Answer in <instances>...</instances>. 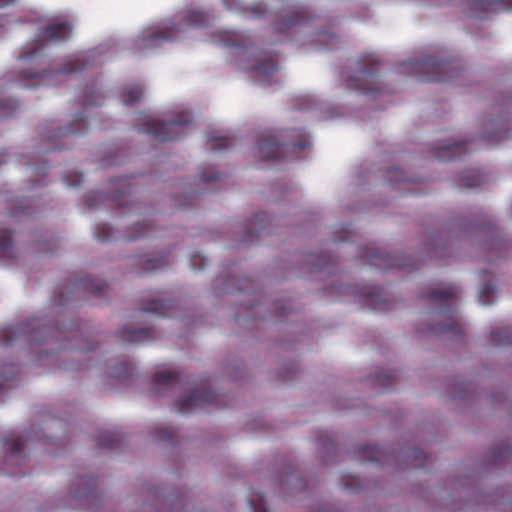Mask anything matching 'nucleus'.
<instances>
[{
	"mask_svg": "<svg viewBox=\"0 0 512 512\" xmlns=\"http://www.w3.org/2000/svg\"><path fill=\"white\" fill-rule=\"evenodd\" d=\"M71 31L72 26L67 21L50 22L38 28L35 39L23 46L18 57L23 69L19 71L17 80L23 82V86L50 84L54 78L81 72L91 65L90 55L83 53L68 58L59 70L38 71L44 58L45 44L65 41L69 39Z\"/></svg>",
	"mask_w": 512,
	"mask_h": 512,
	"instance_id": "obj_1",
	"label": "nucleus"
},
{
	"mask_svg": "<svg viewBox=\"0 0 512 512\" xmlns=\"http://www.w3.org/2000/svg\"><path fill=\"white\" fill-rule=\"evenodd\" d=\"M311 146L307 135L301 130H293L289 139L281 135V140L272 132L259 135L256 142V154L264 161L295 159L296 153Z\"/></svg>",
	"mask_w": 512,
	"mask_h": 512,
	"instance_id": "obj_2",
	"label": "nucleus"
},
{
	"mask_svg": "<svg viewBox=\"0 0 512 512\" xmlns=\"http://www.w3.org/2000/svg\"><path fill=\"white\" fill-rule=\"evenodd\" d=\"M207 22L205 13L196 10L187 11L182 17L181 25H171L159 31H145L139 39L140 48H155L164 42L179 38V32L183 27H202Z\"/></svg>",
	"mask_w": 512,
	"mask_h": 512,
	"instance_id": "obj_3",
	"label": "nucleus"
},
{
	"mask_svg": "<svg viewBox=\"0 0 512 512\" xmlns=\"http://www.w3.org/2000/svg\"><path fill=\"white\" fill-rule=\"evenodd\" d=\"M405 65L415 73L421 74V80L425 82H445L459 77L462 73L454 62L438 60L432 57L411 59Z\"/></svg>",
	"mask_w": 512,
	"mask_h": 512,
	"instance_id": "obj_4",
	"label": "nucleus"
},
{
	"mask_svg": "<svg viewBox=\"0 0 512 512\" xmlns=\"http://www.w3.org/2000/svg\"><path fill=\"white\" fill-rule=\"evenodd\" d=\"M191 123V114L188 112H181L174 120L169 122L147 120L141 128V132L151 135L157 141L167 142L181 138L185 129Z\"/></svg>",
	"mask_w": 512,
	"mask_h": 512,
	"instance_id": "obj_5",
	"label": "nucleus"
},
{
	"mask_svg": "<svg viewBox=\"0 0 512 512\" xmlns=\"http://www.w3.org/2000/svg\"><path fill=\"white\" fill-rule=\"evenodd\" d=\"M219 395L211 390L206 384L196 388L188 396L181 397L177 401V409L182 414H187L210 405L220 407Z\"/></svg>",
	"mask_w": 512,
	"mask_h": 512,
	"instance_id": "obj_6",
	"label": "nucleus"
},
{
	"mask_svg": "<svg viewBox=\"0 0 512 512\" xmlns=\"http://www.w3.org/2000/svg\"><path fill=\"white\" fill-rule=\"evenodd\" d=\"M371 252L367 251L363 257L367 259V262L381 269H409L414 270L420 267L410 256L405 255H391L387 252L380 251L379 249L372 248Z\"/></svg>",
	"mask_w": 512,
	"mask_h": 512,
	"instance_id": "obj_7",
	"label": "nucleus"
},
{
	"mask_svg": "<svg viewBox=\"0 0 512 512\" xmlns=\"http://www.w3.org/2000/svg\"><path fill=\"white\" fill-rule=\"evenodd\" d=\"M378 61L374 58L367 59L364 67L359 71V76H350L346 81L348 89L360 91L363 94H376L379 89L372 87L376 84V67Z\"/></svg>",
	"mask_w": 512,
	"mask_h": 512,
	"instance_id": "obj_8",
	"label": "nucleus"
},
{
	"mask_svg": "<svg viewBox=\"0 0 512 512\" xmlns=\"http://www.w3.org/2000/svg\"><path fill=\"white\" fill-rule=\"evenodd\" d=\"M311 17L307 8L296 7L285 14L281 19L275 22L274 28L278 33H287L291 29L306 24Z\"/></svg>",
	"mask_w": 512,
	"mask_h": 512,
	"instance_id": "obj_9",
	"label": "nucleus"
},
{
	"mask_svg": "<svg viewBox=\"0 0 512 512\" xmlns=\"http://www.w3.org/2000/svg\"><path fill=\"white\" fill-rule=\"evenodd\" d=\"M470 9L473 16L484 19L488 13L512 10V0H472Z\"/></svg>",
	"mask_w": 512,
	"mask_h": 512,
	"instance_id": "obj_10",
	"label": "nucleus"
},
{
	"mask_svg": "<svg viewBox=\"0 0 512 512\" xmlns=\"http://www.w3.org/2000/svg\"><path fill=\"white\" fill-rule=\"evenodd\" d=\"M131 177H121L111 181L112 193L107 197V200L112 205L117 207H124L128 201L126 198H130L133 192V185Z\"/></svg>",
	"mask_w": 512,
	"mask_h": 512,
	"instance_id": "obj_11",
	"label": "nucleus"
},
{
	"mask_svg": "<svg viewBox=\"0 0 512 512\" xmlns=\"http://www.w3.org/2000/svg\"><path fill=\"white\" fill-rule=\"evenodd\" d=\"M461 294V291L456 285H446L431 289L427 294L426 298L430 301L437 302L442 306H449L450 303L457 299Z\"/></svg>",
	"mask_w": 512,
	"mask_h": 512,
	"instance_id": "obj_12",
	"label": "nucleus"
},
{
	"mask_svg": "<svg viewBox=\"0 0 512 512\" xmlns=\"http://www.w3.org/2000/svg\"><path fill=\"white\" fill-rule=\"evenodd\" d=\"M137 264L141 265L135 272L138 274L148 273L160 269L169 263L168 256L164 253L145 254L138 256Z\"/></svg>",
	"mask_w": 512,
	"mask_h": 512,
	"instance_id": "obj_13",
	"label": "nucleus"
},
{
	"mask_svg": "<svg viewBox=\"0 0 512 512\" xmlns=\"http://www.w3.org/2000/svg\"><path fill=\"white\" fill-rule=\"evenodd\" d=\"M467 141L452 142L438 146L435 151V158L441 161L455 160L467 153Z\"/></svg>",
	"mask_w": 512,
	"mask_h": 512,
	"instance_id": "obj_14",
	"label": "nucleus"
},
{
	"mask_svg": "<svg viewBox=\"0 0 512 512\" xmlns=\"http://www.w3.org/2000/svg\"><path fill=\"white\" fill-rule=\"evenodd\" d=\"M35 321L29 320L18 325H11L0 329V344L9 345L21 334H31L28 330L34 328Z\"/></svg>",
	"mask_w": 512,
	"mask_h": 512,
	"instance_id": "obj_15",
	"label": "nucleus"
},
{
	"mask_svg": "<svg viewBox=\"0 0 512 512\" xmlns=\"http://www.w3.org/2000/svg\"><path fill=\"white\" fill-rule=\"evenodd\" d=\"M74 286L77 290L90 293L98 298L105 296L108 290V285L106 283L93 277L78 279Z\"/></svg>",
	"mask_w": 512,
	"mask_h": 512,
	"instance_id": "obj_16",
	"label": "nucleus"
},
{
	"mask_svg": "<svg viewBox=\"0 0 512 512\" xmlns=\"http://www.w3.org/2000/svg\"><path fill=\"white\" fill-rule=\"evenodd\" d=\"M152 328H131L124 327L118 332L121 341L127 343H140L153 338Z\"/></svg>",
	"mask_w": 512,
	"mask_h": 512,
	"instance_id": "obj_17",
	"label": "nucleus"
},
{
	"mask_svg": "<svg viewBox=\"0 0 512 512\" xmlns=\"http://www.w3.org/2000/svg\"><path fill=\"white\" fill-rule=\"evenodd\" d=\"M87 130V123L82 113L75 115L73 123L65 129H58L55 133L47 135L49 141L55 138L67 137L69 135H81Z\"/></svg>",
	"mask_w": 512,
	"mask_h": 512,
	"instance_id": "obj_18",
	"label": "nucleus"
},
{
	"mask_svg": "<svg viewBox=\"0 0 512 512\" xmlns=\"http://www.w3.org/2000/svg\"><path fill=\"white\" fill-rule=\"evenodd\" d=\"M421 332H428L436 335H447L450 337H461L463 335L461 325L452 317H449L447 322L444 324L430 326L427 330H421Z\"/></svg>",
	"mask_w": 512,
	"mask_h": 512,
	"instance_id": "obj_19",
	"label": "nucleus"
},
{
	"mask_svg": "<svg viewBox=\"0 0 512 512\" xmlns=\"http://www.w3.org/2000/svg\"><path fill=\"white\" fill-rule=\"evenodd\" d=\"M102 95L98 92L95 84L84 88L80 96V104L84 108L99 106L102 104Z\"/></svg>",
	"mask_w": 512,
	"mask_h": 512,
	"instance_id": "obj_20",
	"label": "nucleus"
},
{
	"mask_svg": "<svg viewBox=\"0 0 512 512\" xmlns=\"http://www.w3.org/2000/svg\"><path fill=\"white\" fill-rule=\"evenodd\" d=\"M484 182V176L479 170H467L459 175V184L463 187H478Z\"/></svg>",
	"mask_w": 512,
	"mask_h": 512,
	"instance_id": "obj_21",
	"label": "nucleus"
},
{
	"mask_svg": "<svg viewBox=\"0 0 512 512\" xmlns=\"http://www.w3.org/2000/svg\"><path fill=\"white\" fill-rule=\"evenodd\" d=\"M234 141V138L228 136L211 135L207 141L208 150L213 152L227 150L234 145Z\"/></svg>",
	"mask_w": 512,
	"mask_h": 512,
	"instance_id": "obj_22",
	"label": "nucleus"
},
{
	"mask_svg": "<svg viewBox=\"0 0 512 512\" xmlns=\"http://www.w3.org/2000/svg\"><path fill=\"white\" fill-rule=\"evenodd\" d=\"M173 307L172 301L165 300H152L143 306L142 310L145 312L154 313L160 316H169L168 310Z\"/></svg>",
	"mask_w": 512,
	"mask_h": 512,
	"instance_id": "obj_23",
	"label": "nucleus"
},
{
	"mask_svg": "<svg viewBox=\"0 0 512 512\" xmlns=\"http://www.w3.org/2000/svg\"><path fill=\"white\" fill-rule=\"evenodd\" d=\"M122 435L116 432L106 431L97 437V446L99 448L113 449L122 442Z\"/></svg>",
	"mask_w": 512,
	"mask_h": 512,
	"instance_id": "obj_24",
	"label": "nucleus"
},
{
	"mask_svg": "<svg viewBox=\"0 0 512 512\" xmlns=\"http://www.w3.org/2000/svg\"><path fill=\"white\" fill-rule=\"evenodd\" d=\"M0 257H14V248L12 242V233L6 229H0Z\"/></svg>",
	"mask_w": 512,
	"mask_h": 512,
	"instance_id": "obj_25",
	"label": "nucleus"
},
{
	"mask_svg": "<svg viewBox=\"0 0 512 512\" xmlns=\"http://www.w3.org/2000/svg\"><path fill=\"white\" fill-rule=\"evenodd\" d=\"M143 96V89L140 85L127 86L121 91V100L125 105H132L138 102Z\"/></svg>",
	"mask_w": 512,
	"mask_h": 512,
	"instance_id": "obj_26",
	"label": "nucleus"
},
{
	"mask_svg": "<svg viewBox=\"0 0 512 512\" xmlns=\"http://www.w3.org/2000/svg\"><path fill=\"white\" fill-rule=\"evenodd\" d=\"M490 340L494 345H510L512 331L508 327L495 328L490 333Z\"/></svg>",
	"mask_w": 512,
	"mask_h": 512,
	"instance_id": "obj_27",
	"label": "nucleus"
},
{
	"mask_svg": "<svg viewBox=\"0 0 512 512\" xmlns=\"http://www.w3.org/2000/svg\"><path fill=\"white\" fill-rule=\"evenodd\" d=\"M133 365L126 359L118 361L117 365L113 368L111 376L117 379H129L133 375Z\"/></svg>",
	"mask_w": 512,
	"mask_h": 512,
	"instance_id": "obj_28",
	"label": "nucleus"
},
{
	"mask_svg": "<svg viewBox=\"0 0 512 512\" xmlns=\"http://www.w3.org/2000/svg\"><path fill=\"white\" fill-rule=\"evenodd\" d=\"M179 380V373L176 371H158L153 377V382L161 386H171Z\"/></svg>",
	"mask_w": 512,
	"mask_h": 512,
	"instance_id": "obj_29",
	"label": "nucleus"
},
{
	"mask_svg": "<svg viewBox=\"0 0 512 512\" xmlns=\"http://www.w3.org/2000/svg\"><path fill=\"white\" fill-rule=\"evenodd\" d=\"M217 41L227 47H239L242 45V35L236 32L224 31L219 33Z\"/></svg>",
	"mask_w": 512,
	"mask_h": 512,
	"instance_id": "obj_30",
	"label": "nucleus"
},
{
	"mask_svg": "<svg viewBox=\"0 0 512 512\" xmlns=\"http://www.w3.org/2000/svg\"><path fill=\"white\" fill-rule=\"evenodd\" d=\"M151 235V227L149 224L137 223L133 228H131V232L125 237V239L127 241H134Z\"/></svg>",
	"mask_w": 512,
	"mask_h": 512,
	"instance_id": "obj_31",
	"label": "nucleus"
},
{
	"mask_svg": "<svg viewBox=\"0 0 512 512\" xmlns=\"http://www.w3.org/2000/svg\"><path fill=\"white\" fill-rule=\"evenodd\" d=\"M268 219V215L264 212L257 213L253 220H251L247 227V234H249L251 237L254 236V234L260 232L264 229V222H266Z\"/></svg>",
	"mask_w": 512,
	"mask_h": 512,
	"instance_id": "obj_32",
	"label": "nucleus"
},
{
	"mask_svg": "<svg viewBox=\"0 0 512 512\" xmlns=\"http://www.w3.org/2000/svg\"><path fill=\"white\" fill-rule=\"evenodd\" d=\"M367 299L366 302L372 306L373 309L386 311L389 308L388 301L382 298L379 293L373 288V290L365 294Z\"/></svg>",
	"mask_w": 512,
	"mask_h": 512,
	"instance_id": "obj_33",
	"label": "nucleus"
},
{
	"mask_svg": "<svg viewBox=\"0 0 512 512\" xmlns=\"http://www.w3.org/2000/svg\"><path fill=\"white\" fill-rule=\"evenodd\" d=\"M4 443H5V445L10 446L9 458L21 456V454L23 452V446H24V441H23L22 437H16V438L6 437L4 439Z\"/></svg>",
	"mask_w": 512,
	"mask_h": 512,
	"instance_id": "obj_34",
	"label": "nucleus"
},
{
	"mask_svg": "<svg viewBox=\"0 0 512 512\" xmlns=\"http://www.w3.org/2000/svg\"><path fill=\"white\" fill-rule=\"evenodd\" d=\"M252 68L259 74L269 77L277 70V62L276 60L269 58Z\"/></svg>",
	"mask_w": 512,
	"mask_h": 512,
	"instance_id": "obj_35",
	"label": "nucleus"
},
{
	"mask_svg": "<svg viewBox=\"0 0 512 512\" xmlns=\"http://www.w3.org/2000/svg\"><path fill=\"white\" fill-rule=\"evenodd\" d=\"M495 287L490 283H484L479 290V301L483 305H490L493 302V297L495 295Z\"/></svg>",
	"mask_w": 512,
	"mask_h": 512,
	"instance_id": "obj_36",
	"label": "nucleus"
},
{
	"mask_svg": "<svg viewBox=\"0 0 512 512\" xmlns=\"http://www.w3.org/2000/svg\"><path fill=\"white\" fill-rule=\"evenodd\" d=\"M248 501L253 512H268L264 496L262 494L253 491Z\"/></svg>",
	"mask_w": 512,
	"mask_h": 512,
	"instance_id": "obj_37",
	"label": "nucleus"
},
{
	"mask_svg": "<svg viewBox=\"0 0 512 512\" xmlns=\"http://www.w3.org/2000/svg\"><path fill=\"white\" fill-rule=\"evenodd\" d=\"M95 237L100 242L109 241V240L115 238L114 230L108 224H105V223L98 224L95 229Z\"/></svg>",
	"mask_w": 512,
	"mask_h": 512,
	"instance_id": "obj_38",
	"label": "nucleus"
},
{
	"mask_svg": "<svg viewBox=\"0 0 512 512\" xmlns=\"http://www.w3.org/2000/svg\"><path fill=\"white\" fill-rule=\"evenodd\" d=\"M362 457L369 461L379 462L381 460V450L377 446H365L361 448Z\"/></svg>",
	"mask_w": 512,
	"mask_h": 512,
	"instance_id": "obj_39",
	"label": "nucleus"
},
{
	"mask_svg": "<svg viewBox=\"0 0 512 512\" xmlns=\"http://www.w3.org/2000/svg\"><path fill=\"white\" fill-rule=\"evenodd\" d=\"M394 375L391 372L385 371L382 373H379L376 376V382L382 386L383 388H390L393 385L394 382Z\"/></svg>",
	"mask_w": 512,
	"mask_h": 512,
	"instance_id": "obj_40",
	"label": "nucleus"
},
{
	"mask_svg": "<svg viewBox=\"0 0 512 512\" xmlns=\"http://www.w3.org/2000/svg\"><path fill=\"white\" fill-rule=\"evenodd\" d=\"M18 108V103L14 99H5L0 101V112L3 115H10Z\"/></svg>",
	"mask_w": 512,
	"mask_h": 512,
	"instance_id": "obj_41",
	"label": "nucleus"
},
{
	"mask_svg": "<svg viewBox=\"0 0 512 512\" xmlns=\"http://www.w3.org/2000/svg\"><path fill=\"white\" fill-rule=\"evenodd\" d=\"M63 181L67 186L77 187L83 182V175L78 172H72L65 175Z\"/></svg>",
	"mask_w": 512,
	"mask_h": 512,
	"instance_id": "obj_42",
	"label": "nucleus"
},
{
	"mask_svg": "<svg viewBox=\"0 0 512 512\" xmlns=\"http://www.w3.org/2000/svg\"><path fill=\"white\" fill-rule=\"evenodd\" d=\"M174 436V431L170 427H164L155 431V439L157 440H170Z\"/></svg>",
	"mask_w": 512,
	"mask_h": 512,
	"instance_id": "obj_43",
	"label": "nucleus"
},
{
	"mask_svg": "<svg viewBox=\"0 0 512 512\" xmlns=\"http://www.w3.org/2000/svg\"><path fill=\"white\" fill-rule=\"evenodd\" d=\"M220 179V175L216 172H211V173H206V172H201L199 174V180L202 181V182H211V181H217Z\"/></svg>",
	"mask_w": 512,
	"mask_h": 512,
	"instance_id": "obj_44",
	"label": "nucleus"
},
{
	"mask_svg": "<svg viewBox=\"0 0 512 512\" xmlns=\"http://www.w3.org/2000/svg\"><path fill=\"white\" fill-rule=\"evenodd\" d=\"M101 197H102V195L100 193H98V192L91 193L89 195V197H88L89 206L90 207H96L97 204L94 201L98 200Z\"/></svg>",
	"mask_w": 512,
	"mask_h": 512,
	"instance_id": "obj_45",
	"label": "nucleus"
},
{
	"mask_svg": "<svg viewBox=\"0 0 512 512\" xmlns=\"http://www.w3.org/2000/svg\"><path fill=\"white\" fill-rule=\"evenodd\" d=\"M19 210L20 211H12L11 215L12 216H18L20 213L21 214H25V215H29L30 214V212L28 211V207L27 206L20 205L19 206Z\"/></svg>",
	"mask_w": 512,
	"mask_h": 512,
	"instance_id": "obj_46",
	"label": "nucleus"
},
{
	"mask_svg": "<svg viewBox=\"0 0 512 512\" xmlns=\"http://www.w3.org/2000/svg\"><path fill=\"white\" fill-rule=\"evenodd\" d=\"M250 12L254 16H261L264 13V9L261 6H253L250 8Z\"/></svg>",
	"mask_w": 512,
	"mask_h": 512,
	"instance_id": "obj_47",
	"label": "nucleus"
},
{
	"mask_svg": "<svg viewBox=\"0 0 512 512\" xmlns=\"http://www.w3.org/2000/svg\"><path fill=\"white\" fill-rule=\"evenodd\" d=\"M318 36H319V38H321V41H326V40L336 41L337 40L334 35L327 34V33H321Z\"/></svg>",
	"mask_w": 512,
	"mask_h": 512,
	"instance_id": "obj_48",
	"label": "nucleus"
},
{
	"mask_svg": "<svg viewBox=\"0 0 512 512\" xmlns=\"http://www.w3.org/2000/svg\"><path fill=\"white\" fill-rule=\"evenodd\" d=\"M35 172L41 176H44L47 174V167L46 166H38L35 168Z\"/></svg>",
	"mask_w": 512,
	"mask_h": 512,
	"instance_id": "obj_49",
	"label": "nucleus"
},
{
	"mask_svg": "<svg viewBox=\"0 0 512 512\" xmlns=\"http://www.w3.org/2000/svg\"><path fill=\"white\" fill-rule=\"evenodd\" d=\"M490 137H492L493 139H495V141L499 142L503 139L506 138V136L502 133V132H497V133H494L493 135H491Z\"/></svg>",
	"mask_w": 512,
	"mask_h": 512,
	"instance_id": "obj_50",
	"label": "nucleus"
},
{
	"mask_svg": "<svg viewBox=\"0 0 512 512\" xmlns=\"http://www.w3.org/2000/svg\"><path fill=\"white\" fill-rule=\"evenodd\" d=\"M16 0H0V8L14 3Z\"/></svg>",
	"mask_w": 512,
	"mask_h": 512,
	"instance_id": "obj_51",
	"label": "nucleus"
},
{
	"mask_svg": "<svg viewBox=\"0 0 512 512\" xmlns=\"http://www.w3.org/2000/svg\"><path fill=\"white\" fill-rule=\"evenodd\" d=\"M315 266H317L319 269H323L325 268L326 266V261L324 259H320L319 262L317 264H315Z\"/></svg>",
	"mask_w": 512,
	"mask_h": 512,
	"instance_id": "obj_52",
	"label": "nucleus"
},
{
	"mask_svg": "<svg viewBox=\"0 0 512 512\" xmlns=\"http://www.w3.org/2000/svg\"><path fill=\"white\" fill-rule=\"evenodd\" d=\"M424 453L423 452H419V451H416L415 452V458H421V457H424Z\"/></svg>",
	"mask_w": 512,
	"mask_h": 512,
	"instance_id": "obj_53",
	"label": "nucleus"
},
{
	"mask_svg": "<svg viewBox=\"0 0 512 512\" xmlns=\"http://www.w3.org/2000/svg\"><path fill=\"white\" fill-rule=\"evenodd\" d=\"M5 163L4 155L0 154V165Z\"/></svg>",
	"mask_w": 512,
	"mask_h": 512,
	"instance_id": "obj_54",
	"label": "nucleus"
},
{
	"mask_svg": "<svg viewBox=\"0 0 512 512\" xmlns=\"http://www.w3.org/2000/svg\"><path fill=\"white\" fill-rule=\"evenodd\" d=\"M126 200L128 201V203L125 206H127L129 204L135 205V202H131L130 200H128V198H126Z\"/></svg>",
	"mask_w": 512,
	"mask_h": 512,
	"instance_id": "obj_55",
	"label": "nucleus"
},
{
	"mask_svg": "<svg viewBox=\"0 0 512 512\" xmlns=\"http://www.w3.org/2000/svg\"><path fill=\"white\" fill-rule=\"evenodd\" d=\"M77 496H78V498H82V497H83V494H82V493H80V492H78V495H77Z\"/></svg>",
	"mask_w": 512,
	"mask_h": 512,
	"instance_id": "obj_56",
	"label": "nucleus"
}]
</instances>
